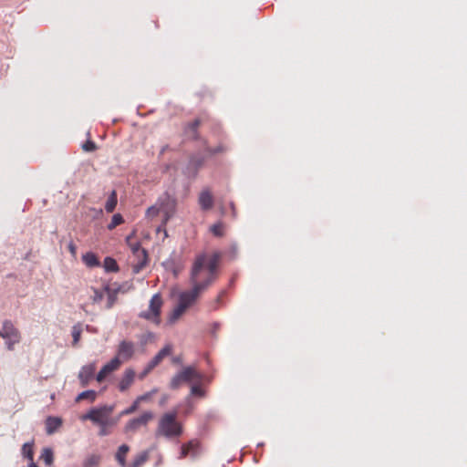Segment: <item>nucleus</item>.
I'll return each mask as SVG.
<instances>
[{"instance_id": "nucleus-43", "label": "nucleus", "mask_w": 467, "mask_h": 467, "mask_svg": "<svg viewBox=\"0 0 467 467\" xmlns=\"http://www.w3.org/2000/svg\"><path fill=\"white\" fill-rule=\"evenodd\" d=\"M155 367H151V361L149 362V364L147 365L145 370L146 372H150V370H152Z\"/></svg>"}, {"instance_id": "nucleus-11", "label": "nucleus", "mask_w": 467, "mask_h": 467, "mask_svg": "<svg viewBox=\"0 0 467 467\" xmlns=\"http://www.w3.org/2000/svg\"><path fill=\"white\" fill-rule=\"evenodd\" d=\"M96 371V362L89 363L81 368L78 373V379L81 387L88 385L89 381L94 378Z\"/></svg>"}, {"instance_id": "nucleus-27", "label": "nucleus", "mask_w": 467, "mask_h": 467, "mask_svg": "<svg viewBox=\"0 0 467 467\" xmlns=\"http://www.w3.org/2000/svg\"><path fill=\"white\" fill-rule=\"evenodd\" d=\"M96 397H97V392L95 390L88 389V390H85V391H82L81 393H79L76 398V401L79 402L83 400H88L92 402L96 400Z\"/></svg>"}, {"instance_id": "nucleus-44", "label": "nucleus", "mask_w": 467, "mask_h": 467, "mask_svg": "<svg viewBox=\"0 0 467 467\" xmlns=\"http://www.w3.org/2000/svg\"><path fill=\"white\" fill-rule=\"evenodd\" d=\"M169 149V146L168 145H165L161 148V151H160V154H164V152Z\"/></svg>"}, {"instance_id": "nucleus-29", "label": "nucleus", "mask_w": 467, "mask_h": 467, "mask_svg": "<svg viewBox=\"0 0 467 467\" xmlns=\"http://www.w3.org/2000/svg\"><path fill=\"white\" fill-rule=\"evenodd\" d=\"M103 266L106 272H117L119 270V266L116 260L111 257L105 258Z\"/></svg>"}, {"instance_id": "nucleus-19", "label": "nucleus", "mask_w": 467, "mask_h": 467, "mask_svg": "<svg viewBox=\"0 0 467 467\" xmlns=\"http://www.w3.org/2000/svg\"><path fill=\"white\" fill-rule=\"evenodd\" d=\"M62 425V420L59 417L49 416L46 420V432L48 435L55 433Z\"/></svg>"}, {"instance_id": "nucleus-10", "label": "nucleus", "mask_w": 467, "mask_h": 467, "mask_svg": "<svg viewBox=\"0 0 467 467\" xmlns=\"http://www.w3.org/2000/svg\"><path fill=\"white\" fill-rule=\"evenodd\" d=\"M121 364L120 359L118 357L113 358L109 363L104 365L96 376L98 382H102L106 377L111 372L117 370Z\"/></svg>"}, {"instance_id": "nucleus-1", "label": "nucleus", "mask_w": 467, "mask_h": 467, "mask_svg": "<svg viewBox=\"0 0 467 467\" xmlns=\"http://www.w3.org/2000/svg\"><path fill=\"white\" fill-rule=\"evenodd\" d=\"M221 257L220 252L210 256L202 253L195 257L190 275L192 287L189 292L199 297L215 281Z\"/></svg>"}, {"instance_id": "nucleus-28", "label": "nucleus", "mask_w": 467, "mask_h": 467, "mask_svg": "<svg viewBox=\"0 0 467 467\" xmlns=\"http://www.w3.org/2000/svg\"><path fill=\"white\" fill-rule=\"evenodd\" d=\"M105 291L108 293V300L106 307L110 309L117 301V290H110L109 285L105 286Z\"/></svg>"}, {"instance_id": "nucleus-35", "label": "nucleus", "mask_w": 467, "mask_h": 467, "mask_svg": "<svg viewBox=\"0 0 467 467\" xmlns=\"http://www.w3.org/2000/svg\"><path fill=\"white\" fill-rule=\"evenodd\" d=\"M210 231L214 236L221 237L223 235V225L222 223H214L211 226Z\"/></svg>"}, {"instance_id": "nucleus-33", "label": "nucleus", "mask_w": 467, "mask_h": 467, "mask_svg": "<svg viewBox=\"0 0 467 467\" xmlns=\"http://www.w3.org/2000/svg\"><path fill=\"white\" fill-rule=\"evenodd\" d=\"M123 223V217L119 213H116L112 216L111 222L108 225L109 230H113L118 225Z\"/></svg>"}, {"instance_id": "nucleus-30", "label": "nucleus", "mask_w": 467, "mask_h": 467, "mask_svg": "<svg viewBox=\"0 0 467 467\" xmlns=\"http://www.w3.org/2000/svg\"><path fill=\"white\" fill-rule=\"evenodd\" d=\"M93 291V295L90 296L93 304L100 303L104 298L105 287L103 289H97L95 287H91Z\"/></svg>"}, {"instance_id": "nucleus-48", "label": "nucleus", "mask_w": 467, "mask_h": 467, "mask_svg": "<svg viewBox=\"0 0 467 467\" xmlns=\"http://www.w3.org/2000/svg\"><path fill=\"white\" fill-rule=\"evenodd\" d=\"M147 374H148V372H146V370H144L143 373L140 376V378L143 379Z\"/></svg>"}, {"instance_id": "nucleus-12", "label": "nucleus", "mask_w": 467, "mask_h": 467, "mask_svg": "<svg viewBox=\"0 0 467 467\" xmlns=\"http://www.w3.org/2000/svg\"><path fill=\"white\" fill-rule=\"evenodd\" d=\"M203 162L204 159L202 157H191L189 163L185 168L184 174L187 177L194 178L197 175L199 169L202 166Z\"/></svg>"}, {"instance_id": "nucleus-34", "label": "nucleus", "mask_w": 467, "mask_h": 467, "mask_svg": "<svg viewBox=\"0 0 467 467\" xmlns=\"http://www.w3.org/2000/svg\"><path fill=\"white\" fill-rule=\"evenodd\" d=\"M139 406L140 402L135 400L130 407L126 408L119 413V417L134 413L139 409Z\"/></svg>"}, {"instance_id": "nucleus-32", "label": "nucleus", "mask_w": 467, "mask_h": 467, "mask_svg": "<svg viewBox=\"0 0 467 467\" xmlns=\"http://www.w3.org/2000/svg\"><path fill=\"white\" fill-rule=\"evenodd\" d=\"M41 458L44 460L46 464L50 465L54 459L52 450L49 448H45L42 451Z\"/></svg>"}, {"instance_id": "nucleus-36", "label": "nucleus", "mask_w": 467, "mask_h": 467, "mask_svg": "<svg viewBox=\"0 0 467 467\" xmlns=\"http://www.w3.org/2000/svg\"><path fill=\"white\" fill-rule=\"evenodd\" d=\"M157 389H153L152 390L137 397L136 400L140 402V404L143 401H148L155 393H157Z\"/></svg>"}, {"instance_id": "nucleus-9", "label": "nucleus", "mask_w": 467, "mask_h": 467, "mask_svg": "<svg viewBox=\"0 0 467 467\" xmlns=\"http://www.w3.org/2000/svg\"><path fill=\"white\" fill-rule=\"evenodd\" d=\"M132 257V271L134 274H139L148 264V253L144 248L137 250V253Z\"/></svg>"}, {"instance_id": "nucleus-26", "label": "nucleus", "mask_w": 467, "mask_h": 467, "mask_svg": "<svg viewBox=\"0 0 467 467\" xmlns=\"http://www.w3.org/2000/svg\"><path fill=\"white\" fill-rule=\"evenodd\" d=\"M72 337H73V341H72V345L74 347H76L79 340H80V337H81V333H82V324L81 323H78L76 325H74L72 327Z\"/></svg>"}, {"instance_id": "nucleus-14", "label": "nucleus", "mask_w": 467, "mask_h": 467, "mask_svg": "<svg viewBox=\"0 0 467 467\" xmlns=\"http://www.w3.org/2000/svg\"><path fill=\"white\" fill-rule=\"evenodd\" d=\"M134 353V344L130 341L123 340L119 343L118 348V358L123 360L130 359Z\"/></svg>"}, {"instance_id": "nucleus-25", "label": "nucleus", "mask_w": 467, "mask_h": 467, "mask_svg": "<svg viewBox=\"0 0 467 467\" xmlns=\"http://www.w3.org/2000/svg\"><path fill=\"white\" fill-rule=\"evenodd\" d=\"M117 202H118L117 193L115 191H112L106 202L105 210L108 213H112L116 208Z\"/></svg>"}, {"instance_id": "nucleus-50", "label": "nucleus", "mask_w": 467, "mask_h": 467, "mask_svg": "<svg viewBox=\"0 0 467 467\" xmlns=\"http://www.w3.org/2000/svg\"><path fill=\"white\" fill-rule=\"evenodd\" d=\"M174 362H178L179 361V358H174L173 360Z\"/></svg>"}, {"instance_id": "nucleus-37", "label": "nucleus", "mask_w": 467, "mask_h": 467, "mask_svg": "<svg viewBox=\"0 0 467 467\" xmlns=\"http://www.w3.org/2000/svg\"><path fill=\"white\" fill-rule=\"evenodd\" d=\"M160 211V207H158L157 205H152L147 209L146 215L149 218H153L159 214Z\"/></svg>"}, {"instance_id": "nucleus-8", "label": "nucleus", "mask_w": 467, "mask_h": 467, "mask_svg": "<svg viewBox=\"0 0 467 467\" xmlns=\"http://www.w3.org/2000/svg\"><path fill=\"white\" fill-rule=\"evenodd\" d=\"M162 306V298L161 294L157 293L153 295L151 299L150 300L149 309L147 311H142L140 314V317L147 319V320H155L156 323H159V317L161 314V308Z\"/></svg>"}, {"instance_id": "nucleus-7", "label": "nucleus", "mask_w": 467, "mask_h": 467, "mask_svg": "<svg viewBox=\"0 0 467 467\" xmlns=\"http://www.w3.org/2000/svg\"><path fill=\"white\" fill-rule=\"evenodd\" d=\"M154 415L151 411H144L139 417L130 420L124 426V432L126 434H134L139 430L146 427L148 423L153 419Z\"/></svg>"}, {"instance_id": "nucleus-40", "label": "nucleus", "mask_w": 467, "mask_h": 467, "mask_svg": "<svg viewBox=\"0 0 467 467\" xmlns=\"http://www.w3.org/2000/svg\"><path fill=\"white\" fill-rule=\"evenodd\" d=\"M206 150L209 154L213 155L224 151V148L223 146H218L216 148H207Z\"/></svg>"}, {"instance_id": "nucleus-24", "label": "nucleus", "mask_w": 467, "mask_h": 467, "mask_svg": "<svg viewBox=\"0 0 467 467\" xmlns=\"http://www.w3.org/2000/svg\"><path fill=\"white\" fill-rule=\"evenodd\" d=\"M149 459V452L142 451L139 453L129 467H141Z\"/></svg>"}, {"instance_id": "nucleus-41", "label": "nucleus", "mask_w": 467, "mask_h": 467, "mask_svg": "<svg viewBox=\"0 0 467 467\" xmlns=\"http://www.w3.org/2000/svg\"><path fill=\"white\" fill-rule=\"evenodd\" d=\"M100 427L99 434L100 436H107L109 434V431L108 430V427L110 425H99Z\"/></svg>"}, {"instance_id": "nucleus-42", "label": "nucleus", "mask_w": 467, "mask_h": 467, "mask_svg": "<svg viewBox=\"0 0 467 467\" xmlns=\"http://www.w3.org/2000/svg\"><path fill=\"white\" fill-rule=\"evenodd\" d=\"M67 248H68L70 254H72V256L75 257L76 254H77V246H76V244L73 242H70L68 244V245H67Z\"/></svg>"}, {"instance_id": "nucleus-22", "label": "nucleus", "mask_w": 467, "mask_h": 467, "mask_svg": "<svg viewBox=\"0 0 467 467\" xmlns=\"http://www.w3.org/2000/svg\"><path fill=\"white\" fill-rule=\"evenodd\" d=\"M82 261L88 267H96L100 265L97 255L92 252H88L82 255Z\"/></svg>"}, {"instance_id": "nucleus-18", "label": "nucleus", "mask_w": 467, "mask_h": 467, "mask_svg": "<svg viewBox=\"0 0 467 467\" xmlns=\"http://www.w3.org/2000/svg\"><path fill=\"white\" fill-rule=\"evenodd\" d=\"M201 124L199 119H195L189 122L184 128L185 136L190 140H197L199 138L198 128Z\"/></svg>"}, {"instance_id": "nucleus-16", "label": "nucleus", "mask_w": 467, "mask_h": 467, "mask_svg": "<svg viewBox=\"0 0 467 467\" xmlns=\"http://www.w3.org/2000/svg\"><path fill=\"white\" fill-rule=\"evenodd\" d=\"M198 202L202 210L208 211L213 206V197L208 189L201 192Z\"/></svg>"}, {"instance_id": "nucleus-5", "label": "nucleus", "mask_w": 467, "mask_h": 467, "mask_svg": "<svg viewBox=\"0 0 467 467\" xmlns=\"http://www.w3.org/2000/svg\"><path fill=\"white\" fill-rule=\"evenodd\" d=\"M197 296H195L189 291L181 293L179 296V303L171 313L169 322L171 324L175 323L181 317V316L186 311V309L190 307L197 300Z\"/></svg>"}, {"instance_id": "nucleus-4", "label": "nucleus", "mask_w": 467, "mask_h": 467, "mask_svg": "<svg viewBox=\"0 0 467 467\" xmlns=\"http://www.w3.org/2000/svg\"><path fill=\"white\" fill-rule=\"evenodd\" d=\"M203 375L197 371L192 366L183 368L180 372L174 375L171 379L170 387L172 389H177L182 383L198 382L202 383Z\"/></svg>"}, {"instance_id": "nucleus-45", "label": "nucleus", "mask_w": 467, "mask_h": 467, "mask_svg": "<svg viewBox=\"0 0 467 467\" xmlns=\"http://www.w3.org/2000/svg\"><path fill=\"white\" fill-rule=\"evenodd\" d=\"M231 210L233 212V215L235 216V206L234 202L230 203Z\"/></svg>"}, {"instance_id": "nucleus-49", "label": "nucleus", "mask_w": 467, "mask_h": 467, "mask_svg": "<svg viewBox=\"0 0 467 467\" xmlns=\"http://www.w3.org/2000/svg\"><path fill=\"white\" fill-rule=\"evenodd\" d=\"M28 467H37V465H36L34 462H30V464L28 465Z\"/></svg>"}, {"instance_id": "nucleus-6", "label": "nucleus", "mask_w": 467, "mask_h": 467, "mask_svg": "<svg viewBox=\"0 0 467 467\" xmlns=\"http://www.w3.org/2000/svg\"><path fill=\"white\" fill-rule=\"evenodd\" d=\"M1 337L5 339L6 348L10 351L14 350L15 345L21 339L19 330L10 320H5L3 323Z\"/></svg>"}, {"instance_id": "nucleus-17", "label": "nucleus", "mask_w": 467, "mask_h": 467, "mask_svg": "<svg viewBox=\"0 0 467 467\" xmlns=\"http://www.w3.org/2000/svg\"><path fill=\"white\" fill-rule=\"evenodd\" d=\"M198 448H199L198 441H190L188 443L183 444L182 446L180 458H184L187 456L194 457L197 454Z\"/></svg>"}, {"instance_id": "nucleus-38", "label": "nucleus", "mask_w": 467, "mask_h": 467, "mask_svg": "<svg viewBox=\"0 0 467 467\" xmlns=\"http://www.w3.org/2000/svg\"><path fill=\"white\" fill-rule=\"evenodd\" d=\"M130 238L128 237L127 238V242H128V244L130 245V250L132 252V255H134L137 253V250H142L143 249L139 242L130 243Z\"/></svg>"}, {"instance_id": "nucleus-13", "label": "nucleus", "mask_w": 467, "mask_h": 467, "mask_svg": "<svg viewBox=\"0 0 467 467\" xmlns=\"http://www.w3.org/2000/svg\"><path fill=\"white\" fill-rule=\"evenodd\" d=\"M192 396L203 398L205 396V390L201 387V383L194 382V384L191 387L190 395L186 398L187 409L185 410L186 414H189L193 410V403L192 401Z\"/></svg>"}, {"instance_id": "nucleus-15", "label": "nucleus", "mask_w": 467, "mask_h": 467, "mask_svg": "<svg viewBox=\"0 0 467 467\" xmlns=\"http://www.w3.org/2000/svg\"><path fill=\"white\" fill-rule=\"evenodd\" d=\"M135 371L131 368L125 369L122 378L119 382V389L121 392L126 391L134 382Z\"/></svg>"}, {"instance_id": "nucleus-23", "label": "nucleus", "mask_w": 467, "mask_h": 467, "mask_svg": "<svg viewBox=\"0 0 467 467\" xmlns=\"http://www.w3.org/2000/svg\"><path fill=\"white\" fill-rule=\"evenodd\" d=\"M34 441L26 442L22 446V455L26 458L30 462L34 461Z\"/></svg>"}, {"instance_id": "nucleus-31", "label": "nucleus", "mask_w": 467, "mask_h": 467, "mask_svg": "<svg viewBox=\"0 0 467 467\" xmlns=\"http://www.w3.org/2000/svg\"><path fill=\"white\" fill-rule=\"evenodd\" d=\"M100 456L92 454L87 457L83 462V467H97L99 464Z\"/></svg>"}, {"instance_id": "nucleus-46", "label": "nucleus", "mask_w": 467, "mask_h": 467, "mask_svg": "<svg viewBox=\"0 0 467 467\" xmlns=\"http://www.w3.org/2000/svg\"><path fill=\"white\" fill-rule=\"evenodd\" d=\"M86 329H87V331H88V332H96V329H94L93 327H91L89 325H87V326H86Z\"/></svg>"}, {"instance_id": "nucleus-2", "label": "nucleus", "mask_w": 467, "mask_h": 467, "mask_svg": "<svg viewBox=\"0 0 467 467\" xmlns=\"http://www.w3.org/2000/svg\"><path fill=\"white\" fill-rule=\"evenodd\" d=\"M182 433V427L177 421L176 411L164 413L161 417L156 430L157 436H163L165 438L171 439L179 437Z\"/></svg>"}, {"instance_id": "nucleus-21", "label": "nucleus", "mask_w": 467, "mask_h": 467, "mask_svg": "<svg viewBox=\"0 0 467 467\" xmlns=\"http://www.w3.org/2000/svg\"><path fill=\"white\" fill-rule=\"evenodd\" d=\"M130 451V447L127 444H122L119 447L115 458L116 461L121 467H127L126 456Z\"/></svg>"}, {"instance_id": "nucleus-47", "label": "nucleus", "mask_w": 467, "mask_h": 467, "mask_svg": "<svg viewBox=\"0 0 467 467\" xmlns=\"http://www.w3.org/2000/svg\"><path fill=\"white\" fill-rule=\"evenodd\" d=\"M224 294H225V291H222V292H221V294L218 296V297H217V299H216V300H217V302H219V301L221 300L222 296H223Z\"/></svg>"}, {"instance_id": "nucleus-20", "label": "nucleus", "mask_w": 467, "mask_h": 467, "mask_svg": "<svg viewBox=\"0 0 467 467\" xmlns=\"http://www.w3.org/2000/svg\"><path fill=\"white\" fill-rule=\"evenodd\" d=\"M172 348L171 345H167L164 348H162L150 360L151 361V367L158 366L162 359L169 356L171 353Z\"/></svg>"}, {"instance_id": "nucleus-3", "label": "nucleus", "mask_w": 467, "mask_h": 467, "mask_svg": "<svg viewBox=\"0 0 467 467\" xmlns=\"http://www.w3.org/2000/svg\"><path fill=\"white\" fill-rule=\"evenodd\" d=\"M112 411V406L93 408L88 413L82 415L81 420H89L97 425H115L117 421L110 417Z\"/></svg>"}, {"instance_id": "nucleus-39", "label": "nucleus", "mask_w": 467, "mask_h": 467, "mask_svg": "<svg viewBox=\"0 0 467 467\" xmlns=\"http://www.w3.org/2000/svg\"><path fill=\"white\" fill-rule=\"evenodd\" d=\"M82 149L85 151H93L96 150V144L92 140H88L86 143L83 144Z\"/></svg>"}]
</instances>
